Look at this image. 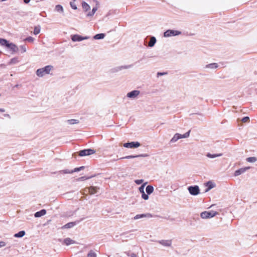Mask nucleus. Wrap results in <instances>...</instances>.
Instances as JSON below:
<instances>
[{"label":"nucleus","instance_id":"obj_23","mask_svg":"<svg viewBox=\"0 0 257 257\" xmlns=\"http://www.w3.org/2000/svg\"><path fill=\"white\" fill-rule=\"evenodd\" d=\"M84 168V167L82 166V167H80L79 168H76L73 170H72V171H70L69 170L65 169V174H70L74 172H78V171L83 170Z\"/></svg>","mask_w":257,"mask_h":257},{"label":"nucleus","instance_id":"obj_50","mask_svg":"<svg viewBox=\"0 0 257 257\" xmlns=\"http://www.w3.org/2000/svg\"><path fill=\"white\" fill-rule=\"evenodd\" d=\"M5 111V110L4 108H0V112H3Z\"/></svg>","mask_w":257,"mask_h":257},{"label":"nucleus","instance_id":"obj_18","mask_svg":"<svg viewBox=\"0 0 257 257\" xmlns=\"http://www.w3.org/2000/svg\"><path fill=\"white\" fill-rule=\"evenodd\" d=\"M106 36L105 33H98L93 36V39L94 40H102Z\"/></svg>","mask_w":257,"mask_h":257},{"label":"nucleus","instance_id":"obj_11","mask_svg":"<svg viewBox=\"0 0 257 257\" xmlns=\"http://www.w3.org/2000/svg\"><path fill=\"white\" fill-rule=\"evenodd\" d=\"M95 152V151L93 149H85L80 151L79 153V155L81 157L86 156L93 154Z\"/></svg>","mask_w":257,"mask_h":257},{"label":"nucleus","instance_id":"obj_32","mask_svg":"<svg viewBox=\"0 0 257 257\" xmlns=\"http://www.w3.org/2000/svg\"><path fill=\"white\" fill-rule=\"evenodd\" d=\"M93 177H94V176H90V177L82 176V177H79V178H77L76 179V180L77 181H84V180L90 179V178H92Z\"/></svg>","mask_w":257,"mask_h":257},{"label":"nucleus","instance_id":"obj_38","mask_svg":"<svg viewBox=\"0 0 257 257\" xmlns=\"http://www.w3.org/2000/svg\"><path fill=\"white\" fill-rule=\"evenodd\" d=\"M87 257H96V254L92 250H90L87 254Z\"/></svg>","mask_w":257,"mask_h":257},{"label":"nucleus","instance_id":"obj_3","mask_svg":"<svg viewBox=\"0 0 257 257\" xmlns=\"http://www.w3.org/2000/svg\"><path fill=\"white\" fill-rule=\"evenodd\" d=\"M182 32L180 31L174 29H168L164 32L163 36L165 38L174 37L181 35Z\"/></svg>","mask_w":257,"mask_h":257},{"label":"nucleus","instance_id":"obj_22","mask_svg":"<svg viewBox=\"0 0 257 257\" xmlns=\"http://www.w3.org/2000/svg\"><path fill=\"white\" fill-rule=\"evenodd\" d=\"M206 186L207 187V188L206 189L205 192H208L215 187V184L211 181H208L206 183Z\"/></svg>","mask_w":257,"mask_h":257},{"label":"nucleus","instance_id":"obj_17","mask_svg":"<svg viewBox=\"0 0 257 257\" xmlns=\"http://www.w3.org/2000/svg\"><path fill=\"white\" fill-rule=\"evenodd\" d=\"M82 7L84 12H86L90 10L89 5L84 1H82L81 3Z\"/></svg>","mask_w":257,"mask_h":257},{"label":"nucleus","instance_id":"obj_39","mask_svg":"<svg viewBox=\"0 0 257 257\" xmlns=\"http://www.w3.org/2000/svg\"><path fill=\"white\" fill-rule=\"evenodd\" d=\"M147 182L144 183L140 188H139V191L141 193H143V192H144V187L145 186H146V185L147 184Z\"/></svg>","mask_w":257,"mask_h":257},{"label":"nucleus","instance_id":"obj_48","mask_svg":"<svg viewBox=\"0 0 257 257\" xmlns=\"http://www.w3.org/2000/svg\"><path fill=\"white\" fill-rule=\"evenodd\" d=\"M111 14V11H109L108 13L106 15V17H108L109 15H110Z\"/></svg>","mask_w":257,"mask_h":257},{"label":"nucleus","instance_id":"obj_15","mask_svg":"<svg viewBox=\"0 0 257 257\" xmlns=\"http://www.w3.org/2000/svg\"><path fill=\"white\" fill-rule=\"evenodd\" d=\"M98 5V2L97 1H96V6L92 8L91 11L88 12L87 14V15H86L87 17H92L94 15V14L96 13V12L98 10V7H97Z\"/></svg>","mask_w":257,"mask_h":257},{"label":"nucleus","instance_id":"obj_13","mask_svg":"<svg viewBox=\"0 0 257 257\" xmlns=\"http://www.w3.org/2000/svg\"><path fill=\"white\" fill-rule=\"evenodd\" d=\"M158 243L164 246L170 247L172 245V240H165L162 239L158 241Z\"/></svg>","mask_w":257,"mask_h":257},{"label":"nucleus","instance_id":"obj_10","mask_svg":"<svg viewBox=\"0 0 257 257\" xmlns=\"http://www.w3.org/2000/svg\"><path fill=\"white\" fill-rule=\"evenodd\" d=\"M141 144L138 142H132L123 144V147L127 148H137L140 146Z\"/></svg>","mask_w":257,"mask_h":257},{"label":"nucleus","instance_id":"obj_40","mask_svg":"<svg viewBox=\"0 0 257 257\" xmlns=\"http://www.w3.org/2000/svg\"><path fill=\"white\" fill-rule=\"evenodd\" d=\"M34 39L32 37L28 36L26 38H25V41L29 42H32L34 41Z\"/></svg>","mask_w":257,"mask_h":257},{"label":"nucleus","instance_id":"obj_19","mask_svg":"<svg viewBox=\"0 0 257 257\" xmlns=\"http://www.w3.org/2000/svg\"><path fill=\"white\" fill-rule=\"evenodd\" d=\"M157 42V39L155 36H151L150 41L149 43V47L150 48L153 47Z\"/></svg>","mask_w":257,"mask_h":257},{"label":"nucleus","instance_id":"obj_37","mask_svg":"<svg viewBox=\"0 0 257 257\" xmlns=\"http://www.w3.org/2000/svg\"><path fill=\"white\" fill-rule=\"evenodd\" d=\"M218 67V65H206L205 68L207 69H215Z\"/></svg>","mask_w":257,"mask_h":257},{"label":"nucleus","instance_id":"obj_4","mask_svg":"<svg viewBox=\"0 0 257 257\" xmlns=\"http://www.w3.org/2000/svg\"><path fill=\"white\" fill-rule=\"evenodd\" d=\"M90 38L89 36H81L79 34H75L70 35V38L73 42H81L83 40H87Z\"/></svg>","mask_w":257,"mask_h":257},{"label":"nucleus","instance_id":"obj_27","mask_svg":"<svg viewBox=\"0 0 257 257\" xmlns=\"http://www.w3.org/2000/svg\"><path fill=\"white\" fill-rule=\"evenodd\" d=\"M25 231L24 230L20 231L19 232L15 233L14 236L15 237H22L25 235Z\"/></svg>","mask_w":257,"mask_h":257},{"label":"nucleus","instance_id":"obj_9","mask_svg":"<svg viewBox=\"0 0 257 257\" xmlns=\"http://www.w3.org/2000/svg\"><path fill=\"white\" fill-rule=\"evenodd\" d=\"M140 94V91L139 90H134L130 92H128L126 94V97L129 98L134 99L137 98Z\"/></svg>","mask_w":257,"mask_h":257},{"label":"nucleus","instance_id":"obj_6","mask_svg":"<svg viewBox=\"0 0 257 257\" xmlns=\"http://www.w3.org/2000/svg\"><path fill=\"white\" fill-rule=\"evenodd\" d=\"M217 214L218 213L214 211H204L201 213L200 216L203 219H207L212 218Z\"/></svg>","mask_w":257,"mask_h":257},{"label":"nucleus","instance_id":"obj_41","mask_svg":"<svg viewBox=\"0 0 257 257\" xmlns=\"http://www.w3.org/2000/svg\"><path fill=\"white\" fill-rule=\"evenodd\" d=\"M142 197L145 200H147L149 199L148 194H146L145 192H143V193H142Z\"/></svg>","mask_w":257,"mask_h":257},{"label":"nucleus","instance_id":"obj_47","mask_svg":"<svg viewBox=\"0 0 257 257\" xmlns=\"http://www.w3.org/2000/svg\"><path fill=\"white\" fill-rule=\"evenodd\" d=\"M130 256L131 257H137V255L135 253H131V254L130 255Z\"/></svg>","mask_w":257,"mask_h":257},{"label":"nucleus","instance_id":"obj_2","mask_svg":"<svg viewBox=\"0 0 257 257\" xmlns=\"http://www.w3.org/2000/svg\"><path fill=\"white\" fill-rule=\"evenodd\" d=\"M52 65H46L45 67L41 69H38L37 70L36 74L39 77H43L46 74H48L50 71L52 69Z\"/></svg>","mask_w":257,"mask_h":257},{"label":"nucleus","instance_id":"obj_29","mask_svg":"<svg viewBox=\"0 0 257 257\" xmlns=\"http://www.w3.org/2000/svg\"><path fill=\"white\" fill-rule=\"evenodd\" d=\"M75 1L76 0H71V1H70L69 3L71 8L74 10H76L78 9L77 5L75 3Z\"/></svg>","mask_w":257,"mask_h":257},{"label":"nucleus","instance_id":"obj_5","mask_svg":"<svg viewBox=\"0 0 257 257\" xmlns=\"http://www.w3.org/2000/svg\"><path fill=\"white\" fill-rule=\"evenodd\" d=\"M190 135V131L188 132L185 133L183 135H181L180 134L177 133L174 135L173 137L170 140L171 143H175L178 140L182 138H187L189 137Z\"/></svg>","mask_w":257,"mask_h":257},{"label":"nucleus","instance_id":"obj_20","mask_svg":"<svg viewBox=\"0 0 257 257\" xmlns=\"http://www.w3.org/2000/svg\"><path fill=\"white\" fill-rule=\"evenodd\" d=\"M46 213V211L45 209H42L39 211L36 212L34 214L35 217H40L42 216L45 215Z\"/></svg>","mask_w":257,"mask_h":257},{"label":"nucleus","instance_id":"obj_51","mask_svg":"<svg viewBox=\"0 0 257 257\" xmlns=\"http://www.w3.org/2000/svg\"><path fill=\"white\" fill-rule=\"evenodd\" d=\"M208 64H211V65H213V64H218V63H217L216 62H212V63H209Z\"/></svg>","mask_w":257,"mask_h":257},{"label":"nucleus","instance_id":"obj_45","mask_svg":"<svg viewBox=\"0 0 257 257\" xmlns=\"http://www.w3.org/2000/svg\"><path fill=\"white\" fill-rule=\"evenodd\" d=\"M6 243L4 241H0V247H4L6 246Z\"/></svg>","mask_w":257,"mask_h":257},{"label":"nucleus","instance_id":"obj_44","mask_svg":"<svg viewBox=\"0 0 257 257\" xmlns=\"http://www.w3.org/2000/svg\"><path fill=\"white\" fill-rule=\"evenodd\" d=\"M249 120V117L248 116H245L242 118L241 121L243 122H246Z\"/></svg>","mask_w":257,"mask_h":257},{"label":"nucleus","instance_id":"obj_31","mask_svg":"<svg viewBox=\"0 0 257 257\" xmlns=\"http://www.w3.org/2000/svg\"><path fill=\"white\" fill-rule=\"evenodd\" d=\"M41 27L40 26H35L34 27L33 33L34 35H37L40 33Z\"/></svg>","mask_w":257,"mask_h":257},{"label":"nucleus","instance_id":"obj_53","mask_svg":"<svg viewBox=\"0 0 257 257\" xmlns=\"http://www.w3.org/2000/svg\"><path fill=\"white\" fill-rule=\"evenodd\" d=\"M219 64L222 65L223 63H219Z\"/></svg>","mask_w":257,"mask_h":257},{"label":"nucleus","instance_id":"obj_1","mask_svg":"<svg viewBox=\"0 0 257 257\" xmlns=\"http://www.w3.org/2000/svg\"><path fill=\"white\" fill-rule=\"evenodd\" d=\"M0 45L5 47L11 54H16L19 50V48L15 44L5 38H0Z\"/></svg>","mask_w":257,"mask_h":257},{"label":"nucleus","instance_id":"obj_16","mask_svg":"<svg viewBox=\"0 0 257 257\" xmlns=\"http://www.w3.org/2000/svg\"><path fill=\"white\" fill-rule=\"evenodd\" d=\"M146 156H147V155H145V154H141V155H135V156L129 155V156H127L125 157L120 158L119 159H133V158H138V157H145Z\"/></svg>","mask_w":257,"mask_h":257},{"label":"nucleus","instance_id":"obj_43","mask_svg":"<svg viewBox=\"0 0 257 257\" xmlns=\"http://www.w3.org/2000/svg\"><path fill=\"white\" fill-rule=\"evenodd\" d=\"M143 182H144L143 179L136 180L135 181V182L138 185H140V184H142Z\"/></svg>","mask_w":257,"mask_h":257},{"label":"nucleus","instance_id":"obj_7","mask_svg":"<svg viewBox=\"0 0 257 257\" xmlns=\"http://www.w3.org/2000/svg\"><path fill=\"white\" fill-rule=\"evenodd\" d=\"M189 193L193 196H196L200 194V189L198 186H190L188 187Z\"/></svg>","mask_w":257,"mask_h":257},{"label":"nucleus","instance_id":"obj_14","mask_svg":"<svg viewBox=\"0 0 257 257\" xmlns=\"http://www.w3.org/2000/svg\"><path fill=\"white\" fill-rule=\"evenodd\" d=\"M249 169V167H247L242 168L238 170H237L234 172V175L235 176H239L240 174L244 173L246 171H247Z\"/></svg>","mask_w":257,"mask_h":257},{"label":"nucleus","instance_id":"obj_28","mask_svg":"<svg viewBox=\"0 0 257 257\" xmlns=\"http://www.w3.org/2000/svg\"><path fill=\"white\" fill-rule=\"evenodd\" d=\"M55 10L59 13L63 12V7L61 5H57L55 6Z\"/></svg>","mask_w":257,"mask_h":257},{"label":"nucleus","instance_id":"obj_46","mask_svg":"<svg viewBox=\"0 0 257 257\" xmlns=\"http://www.w3.org/2000/svg\"><path fill=\"white\" fill-rule=\"evenodd\" d=\"M23 1L25 4H27L30 2V0H23Z\"/></svg>","mask_w":257,"mask_h":257},{"label":"nucleus","instance_id":"obj_21","mask_svg":"<svg viewBox=\"0 0 257 257\" xmlns=\"http://www.w3.org/2000/svg\"><path fill=\"white\" fill-rule=\"evenodd\" d=\"M152 216V215L149 213L147 214H137L134 217V219L137 220V219H139L140 218L145 217H151Z\"/></svg>","mask_w":257,"mask_h":257},{"label":"nucleus","instance_id":"obj_36","mask_svg":"<svg viewBox=\"0 0 257 257\" xmlns=\"http://www.w3.org/2000/svg\"><path fill=\"white\" fill-rule=\"evenodd\" d=\"M20 50L21 53H24L26 52L27 48L26 45H21L20 46Z\"/></svg>","mask_w":257,"mask_h":257},{"label":"nucleus","instance_id":"obj_26","mask_svg":"<svg viewBox=\"0 0 257 257\" xmlns=\"http://www.w3.org/2000/svg\"><path fill=\"white\" fill-rule=\"evenodd\" d=\"M67 122L68 124H77L79 122V121L78 119H69L67 121Z\"/></svg>","mask_w":257,"mask_h":257},{"label":"nucleus","instance_id":"obj_8","mask_svg":"<svg viewBox=\"0 0 257 257\" xmlns=\"http://www.w3.org/2000/svg\"><path fill=\"white\" fill-rule=\"evenodd\" d=\"M128 68V67L127 66H114L113 65V67L110 68L109 69V71L110 73H117L123 69H127Z\"/></svg>","mask_w":257,"mask_h":257},{"label":"nucleus","instance_id":"obj_33","mask_svg":"<svg viewBox=\"0 0 257 257\" xmlns=\"http://www.w3.org/2000/svg\"><path fill=\"white\" fill-rule=\"evenodd\" d=\"M76 224L75 222H71L65 224V228H70L74 226Z\"/></svg>","mask_w":257,"mask_h":257},{"label":"nucleus","instance_id":"obj_49","mask_svg":"<svg viewBox=\"0 0 257 257\" xmlns=\"http://www.w3.org/2000/svg\"><path fill=\"white\" fill-rule=\"evenodd\" d=\"M4 116L5 117H8L10 118V115L9 114H4Z\"/></svg>","mask_w":257,"mask_h":257},{"label":"nucleus","instance_id":"obj_35","mask_svg":"<svg viewBox=\"0 0 257 257\" xmlns=\"http://www.w3.org/2000/svg\"><path fill=\"white\" fill-rule=\"evenodd\" d=\"M257 160L256 158L254 157H249L246 159V161L249 163H254Z\"/></svg>","mask_w":257,"mask_h":257},{"label":"nucleus","instance_id":"obj_25","mask_svg":"<svg viewBox=\"0 0 257 257\" xmlns=\"http://www.w3.org/2000/svg\"><path fill=\"white\" fill-rule=\"evenodd\" d=\"M154 188L153 186L151 185H148L147 186L146 191L148 194H151L153 192Z\"/></svg>","mask_w":257,"mask_h":257},{"label":"nucleus","instance_id":"obj_42","mask_svg":"<svg viewBox=\"0 0 257 257\" xmlns=\"http://www.w3.org/2000/svg\"><path fill=\"white\" fill-rule=\"evenodd\" d=\"M168 74L167 72H158L157 74V76L159 77L160 76L167 75Z\"/></svg>","mask_w":257,"mask_h":257},{"label":"nucleus","instance_id":"obj_24","mask_svg":"<svg viewBox=\"0 0 257 257\" xmlns=\"http://www.w3.org/2000/svg\"><path fill=\"white\" fill-rule=\"evenodd\" d=\"M76 242L75 240L71 239L70 238H65V245H70L71 244H75Z\"/></svg>","mask_w":257,"mask_h":257},{"label":"nucleus","instance_id":"obj_52","mask_svg":"<svg viewBox=\"0 0 257 257\" xmlns=\"http://www.w3.org/2000/svg\"><path fill=\"white\" fill-rule=\"evenodd\" d=\"M15 87H18V84H17V85H16Z\"/></svg>","mask_w":257,"mask_h":257},{"label":"nucleus","instance_id":"obj_12","mask_svg":"<svg viewBox=\"0 0 257 257\" xmlns=\"http://www.w3.org/2000/svg\"><path fill=\"white\" fill-rule=\"evenodd\" d=\"M98 188L94 186H91L88 188H86L84 191V192H88L90 195H93L97 193Z\"/></svg>","mask_w":257,"mask_h":257},{"label":"nucleus","instance_id":"obj_34","mask_svg":"<svg viewBox=\"0 0 257 257\" xmlns=\"http://www.w3.org/2000/svg\"><path fill=\"white\" fill-rule=\"evenodd\" d=\"M19 60L18 57H14L12 59H11L9 62L8 64H16L19 63Z\"/></svg>","mask_w":257,"mask_h":257},{"label":"nucleus","instance_id":"obj_30","mask_svg":"<svg viewBox=\"0 0 257 257\" xmlns=\"http://www.w3.org/2000/svg\"><path fill=\"white\" fill-rule=\"evenodd\" d=\"M221 156L222 154H211L210 153H207L206 155V156L209 158H214Z\"/></svg>","mask_w":257,"mask_h":257}]
</instances>
